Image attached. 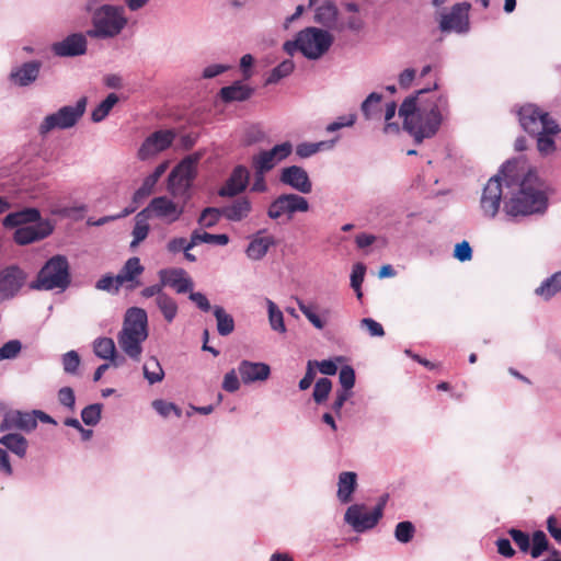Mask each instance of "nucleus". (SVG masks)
I'll list each match as a JSON object with an SVG mask.
<instances>
[{
  "label": "nucleus",
  "instance_id": "nucleus-19",
  "mask_svg": "<svg viewBox=\"0 0 561 561\" xmlns=\"http://www.w3.org/2000/svg\"><path fill=\"white\" fill-rule=\"evenodd\" d=\"M88 48L87 35L83 33H72L62 41L51 45V51L58 57H77L84 55Z\"/></svg>",
  "mask_w": 561,
  "mask_h": 561
},
{
  "label": "nucleus",
  "instance_id": "nucleus-34",
  "mask_svg": "<svg viewBox=\"0 0 561 561\" xmlns=\"http://www.w3.org/2000/svg\"><path fill=\"white\" fill-rule=\"evenodd\" d=\"M382 99V94L378 92H371L367 95V98L360 104V112L365 119H380Z\"/></svg>",
  "mask_w": 561,
  "mask_h": 561
},
{
  "label": "nucleus",
  "instance_id": "nucleus-29",
  "mask_svg": "<svg viewBox=\"0 0 561 561\" xmlns=\"http://www.w3.org/2000/svg\"><path fill=\"white\" fill-rule=\"evenodd\" d=\"M41 220V213L37 208L27 207L19 211L8 214L3 218V226L5 228H14L21 226H27V224H37Z\"/></svg>",
  "mask_w": 561,
  "mask_h": 561
},
{
  "label": "nucleus",
  "instance_id": "nucleus-46",
  "mask_svg": "<svg viewBox=\"0 0 561 561\" xmlns=\"http://www.w3.org/2000/svg\"><path fill=\"white\" fill-rule=\"evenodd\" d=\"M145 214L146 213L140 211L136 216L135 226H134V229L131 232V234H133V241L130 242L131 248L137 247L141 241H144L148 237L149 225H148L146 218H144Z\"/></svg>",
  "mask_w": 561,
  "mask_h": 561
},
{
  "label": "nucleus",
  "instance_id": "nucleus-43",
  "mask_svg": "<svg viewBox=\"0 0 561 561\" xmlns=\"http://www.w3.org/2000/svg\"><path fill=\"white\" fill-rule=\"evenodd\" d=\"M295 69V62L291 59H285L272 69L266 78L265 84H276L282 79L288 77Z\"/></svg>",
  "mask_w": 561,
  "mask_h": 561
},
{
  "label": "nucleus",
  "instance_id": "nucleus-39",
  "mask_svg": "<svg viewBox=\"0 0 561 561\" xmlns=\"http://www.w3.org/2000/svg\"><path fill=\"white\" fill-rule=\"evenodd\" d=\"M334 142V140L319 142H301L296 146L295 151L298 158L307 159L314 156L316 153L323 149H331Z\"/></svg>",
  "mask_w": 561,
  "mask_h": 561
},
{
  "label": "nucleus",
  "instance_id": "nucleus-54",
  "mask_svg": "<svg viewBox=\"0 0 561 561\" xmlns=\"http://www.w3.org/2000/svg\"><path fill=\"white\" fill-rule=\"evenodd\" d=\"M80 356L77 351H69L61 357L62 367L66 374L75 375L80 365Z\"/></svg>",
  "mask_w": 561,
  "mask_h": 561
},
{
  "label": "nucleus",
  "instance_id": "nucleus-30",
  "mask_svg": "<svg viewBox=\"0 0 561 561\" xmlns=\"http://www.w3.org/2000/svg\"><path fill=\"white\" fill-rule=\"evenodd\" d=\"M296 304L301 313L317 330H323L328 323L330 309L325 308L318 313V306L316 304H307L300 298H296Z\"/></svg>",
  "mask_w": 561,
  "mask_h": 561
},
{
  "label": "nucleus",
  "instance_id": "nucleus-56",
  "mask_svg": "<svg viewBox=\"0 0 561 561\" xmlns=\"http://www.w3.org/2000/svg\"><path fill=\"white\" fill-rule=\"evenodd\" d=\"M507 534L511 536L513 541L519 548V550L524 553L529 552L530 549V537L527 533L522 531L516 528H510Z\"/></svg>",
  "mask_w": 561,
  "mask_h": 561
},
{
  "label": "nucleus",
  "instance_id": "nucleus-50",
  "mask_svg": "<svg viewBox=\"0 0 561 561\" xmlns=\"http://www.w3.org/2000/svg\"><path fill=\"white\" fill-rule=\"evenodd\" d=\"M331 390H332V381L327 377L320 378L316 382L313 392H312V398H313L314 402L318 404L323 403L328 399Z\"/></svg>",
  "mask_w": 561,
  "mask_h": 561
},
{
  "label": "nucleus",
  "instance_id": "nucleus-16",
  "mask_svg": "<svg viewBox=\"0 0 561 561\" xmlns=\"http://www.w3.org/2000/svg\"><path fill=\"white\" fill-rule=\"evenodd\" d=\"M279 182L300 194H309L312 191V182L308 172L300 165H289L280 170Z\"/></svg>",
  "mask_w": 561,
  "mask_h": 561
},
{
  "label": "nucleus",
  "instance_id": "nucleus-3",
  "mask_svg": "<svg viewBox=\"0 0 561 561\" xmlns=\"http://www.w3.org/2000/svg\"><path fill=\"white\" fill-rule=\"evenodd\" d=\"M82 10L91 18L92 27L87 34L92 38H115L128 25L124 5L104 3V0H84Z\"/></svg>",
  "mask_w": 561,
  "mask_h": 561
},
{
  "label": "nucleus",
  "instance_id": "nucleus-5",
  "mask_svg": "<svg viewBox=\"0 0 561 561\" xmlns=\"http://www.w3.org/2000/svg\"><path fill=\"white\" fill-rule=\"evenodd\" d=\"M334 36L327 30L308 26L299 31L290 41L283 44V49L289 56L300 53L309 60H319L331 48Z\"/></svg>",
  "mask_w": 561,
  "mask_h": 561
},
{
  "label": "nucleus",
  "instance_id": "nucleus-58",
  "mask_svg": "<svg viewBox=\"0 0 561 561\" xmlns=\"http://www.w3.org/2000/svg\"><path fill=\"white\" fill-rule=\"evenodd\" d=\"M359 325L362 329H365L371 337H381L385 335L382 325L373 318H363Z\"/></svg>",
  "mask_w": 561,
  "mask_h": 561
},
{
  "label": "nucleus",
  "instance_id": "nucleus-62",
  "mask_svg": "<svg viewBox=\"0 0 561 561\" xmlns=\"http://www.w3.org/2000/svg\"><path fill=\"white\" fill-rule=\"evenodd\" d=\"M222 389L227 392L233 393L240 389V380L237 376V371L234 369L229 370L224 376Z\"/></svg>",
  "mask_w": 561,
  "mask_h": 561
},
{
  "label": "nucleus",
  "instance_id": "nucleus-2",
  "mask_svg": "<svg viewBox=\"0 0 561 561\" xmlns=\"http://www.w3.org/2000/svg\"><path fill=\"white\" fill-rule=\"evenodd\" d=\"M428 91H431L428 88L420 89L415 94L405 98L398 111L403 119L404 130L416 144L435 136L448 112V101L443 95L432 96L424 104L419 105V96Z\"/></svg>",
  "mask_w": 561,
  "mask_h": 561
},
{
  "label": "nucleus",
  "instance_id": "nucleus-11",
  "mask_svg": "<svg viewBox=\"0 0 561 561\" xmlns=\"http://www.w3.org/2000/svg\"><path fill=\"white\" fill-rule=\"evenodd\" d=\"M470 10L471 4L469 2L454 4L448 12L440 15L439 30L443 33L468 34L471 30Z\"/></svg>",
  "mask_w": 561,
  "mask_h": 561
},
{
  "label": "nucleus",
  "instance_id": "nucleus-10",
  "mask_svg": "<svg viewBox=\"0 0 561 561\" xmlns=\"http://www.w3.org/2000/svg\"><path fill=\"white\" fill-rule=\"evenodd\" d=\"M309 208L310 205L306 197L296 193H286L272 201L266 214L272 220H278L284 216L290 220L296 213H306Z\"/></svg>",
  "mask_w": 561,
  "mask_h": 561
},
{
  "label": "nucleus",
  "instance_id": "nucleus-35",
  "mask_svg": "<svg viewBox=\"0 0 561 561\" xmlns=\"http://www.w3.org/2000/svg\"><path fill=\"white\" fill-rule=\"evenodd\" d=\"M191 240L193 247H197L201 243L216 244V245H227L230 241L229 236L226 233L214 234L206 231H202L201 229H195L191 233Z\"/></svg>",
  "mask_w": 561,
  "mask_h": 561
},
{
  "label": "nucleus",
  "instance_id": "nucleus-36",
  "mask_svg": "<svg viewBox=\"0 0 561 561\" xmlns=\"http://www.w3.org/2000/svg\"><path fill=\"white\" fill-rule=\"evenodd\" d=\"M337 18V8L332 1H325L323 4L317 8L314 20L317 23L331 27Z\"/></svg>",
  "mask_w": 561,
  "mask_h": 561
},
{
  "label": "nucleus",
  "instance_id": "nucleus-52",
  "mask_svg": "<svg viewBox=\"0 0 561 561\" xmlns=\"http://www.w3.org/2000/svg\"><path fill=\"white\" fill-rule=\"evenodd\" d=\"M366 274V266L363 263H356L353 265L351 273V287L356 291L358 299L362 298V284Z\"/></svg>",
  "mask_w": 561,
  "mask_h": 561
},
{
  "label": "nucleus",
  "instance_id": "nucleus-15",
  "mask_svg": "<svg viewBox=\"0 0 561 561\" xmlns=\"http://www.w3.org/2000/svg\"><path fill=\"white\" fill-rule=\"evenodd\" d=\"M184 211L182 205L176 204L167 196H159L151 199L147 208L142 213H149L158 219H162L169 224L180 219Z\"/></svg>",
  "mask_w": 561,
  "mask_h": 561
},
{
  "label": "nucleus",
  "instance_id": "nucleus-47",
  "mask_svg": "<svg viewBox=\"0 0 561 561\" xmlns=\"http://www.w3.org/2000/svg\"><path fill=\"white\" fill-rule=\"evenodd\" d=\"M549 550V541L542 530H536L530 540L529 553L534 559L542 556L543 552Z\"/></svg>",
  "mask_w": 561,
  "mask_h": 561
},
{
  "label": "nucleus",
  "instance_id": "nucleus-1",
  "mask_svg": "<svg viewBox=\"0 0 561 561\" xmlns=\"http://www.w3.org/2000/svg\"><path fill=\"white\" fill-rule=\"evenodd\" d=\"M502 199L510 217L541 214L548 206L545 183L534 171L522 172L515 160L506 161L485 184L480 199L483 215L494 218Z\"/></svg>",
  "mask_w": 561,
  "mask_h": 561
},
{
  "label": "nucleus",
  "instance_id": "nucleus-53",
  "mask_svg": "<svg viewBox=\"0 0 561 561\" xmlns=\"http://www.w3.org/2000/svg\"><path fill=\"white\" fill-rule=\"evenodd\" d=\"M339 381L343 391L353 392L355 385V370L350 365L343 366L339 371Z\"/></svg>",
  "mask_w": 561,
  "mask_h": 561
},
{
  "label": "nucleus",
  "instance_id": "nucleus-63",
  "mask_svg": "<svg viewBox=\"0 0 561 561\" xmlns=\"http://www.w3.org/2000/svg\"><path fill=\"white\" fill-rule=\"evenodd\" d=\"M454 256L460 262L470 261L472 257V249L469 242L461 241L457 243L454 250Z\"/></svg>",
  "mask_w": 561,
  "mask_h": 561
},
{
  "label": "nucleus",
  "instance_id": "nucleus-9",
  "mask_svg": "<svg viewBox=\"0 0 561 561\" xmlns=\"http://www.w3.org/2000/svg\"><path fill=\"white\" fill-rule=\"evenodd\" d=\"M198 153L186 156L171 171L168 178V191L173 197H188V191L197 174Z\"/></svg>",
  "mask_w": 561,
  "mask_h": 561
},
{
  "label": "nucleus",
  "instance_id": "nucleus-32",
  "mask_svg": "<svg viewBox=\"0 0 561 561\" xmlns=\"http://www.w3.org/2000/svg\"><path fill=\"white\" fill-rule=\"evenodd\" d=\"M254 92V89L242 83L241 81H234L231 85L224 87L219 91L220 99L226 102H243L249 100Z\"/></svg>",
  "mask_w": 561,
  "mask_h": 561
},
{
  "label": "nucleus",
  "instance_id": "nucleus-28",
  "mask_svg": "<svg viewBox=\"0 0 561 561\" xmlns=\"http://www.w3.org/2000/svg\"><path fill=\"white\" fill-rule=\"evenodd\" d=\"M0 446L7 450V453H11L19 459H24L27 455V450L30 447L27 438L21 433L16 432H4L2 436H0Z\"/></svg>",
  "mask_w": 561,
  "mask_h": 561
},
{
  "label": "nucleus",
  "instance_id": "nucleus-42",
  "mask_svg": "<svg viewBox=\"0 0 561 561\" xmlns=\"http://www.w3.org/2000/svg\"><path fill=\"white\" fill-rule=\"evenodd\" d=\"M118 102V96L115 93H110L91 113V119L94 123H100L110 114L114 105Z\"/></svg>",
  "mask_w": 561,
  "mask_h": 561
},
{
  "label": "nucleus",
  "instance_id": "nucleus-4",
  "mask_svg": "<svg viewBox=\"0 0 561 561\" xmlns=\"http://www.w3.org/2000/svg\"><path fill=\"white\" fill-rule=\"evenodd\" d=\"M148 316L145 309H127L123 328L117 334L121 350L133 360L138 362L142 353V343L148 337Z\"/></svg>",
  "mask_w": 561,
  "mask_h": 561
},
{
  "label": "nucleus",
  "instance_id": "nucleus-18",
  "mask_svg": "<svg viewBox=\"0 0 561 561\" xmlns=\"http://www.w3.org/2000/svg\"><path fill=\"white\" fill-rule=\"evenodd\" d=\"M276 238L266 228H263L250 237L244 252L249 260L261 261L270 249L276 247Z\"/></svg>",
  "mask_w": 561,
  "mask_h": 561
},
{
  "label": "nucleus",
  "instance_id": "nucleus-22",
  "mask_svg": "<svg viewBox=\"0 0 561 561\" xmlns=\"http://www.w3.org/2000/svg\"><path fill=\"white\" fill-rule=\"evenodd\" d=\"M144 270L139 257H129L117 273L116 290H119L121 287L133 290L140 286L139 276L144 273Z\"/></svg>",
  "mask_w": 561,
  "mask_h": 561
},
{
  "label": "nucleus",
  "instance_id": "nucleus-57",
  "mask_svg": "<svg viewBox=\"0 0 561 561\" xmlns=\"http://www.w3.org/2000/svg\"><path fill=\"white\" fill-rule=\"evenodd\" d=\"M193 248L192 240H186L184 237L172 238L167 243V250L172 254L184 252L185 250H192Z\"/></svg>",
  "mask_w": 561,
  "mask_h": 561
},
{
  "label": "nucleus",
  "instance_id": "nucleus-17",
  "mask_svg": "<svg viewBox=\"0 0 561 561\" xmlns=\"http://www.w3.org/2000/svg\"><path fill=\"white\" fill-rule=\"evenodd\" d=\"M172 130H158L148 136L138 150V158L147 160L171 146L174 139Z\"/></svg>",
  "mask_w": 561,
  "mask_h": 561
},
{
  "label": "nucleus",
  "instance_id": "nucleus-44",
  "mask_svg": "<svg viewBox=\"0 0 561 561\" xmlns=\"http://www.w3.org/2000/svg\"><path fill=\"white\" fill-rule=\"evenodd\" d=\"M156 304L168 322H172L175 319L178 314V304L171 296L168 294L160 295L159 298L156 299Z\"/></svg>",
  "mask_w": 561,
  "mask_h": 561
},
{
  "label": "nucleus",
  "instance_id": "nucleus-13",
  "mask_svg": "<svg viewBox=\"0 0 561 561\" xmlns=\"http://www.w3.org/2000/svg\"><path fill=\"white\" fill-rule=\"evenodd\" d=\"M364 504H352L344 514V522L355 533L363 534L376 527L380 518L374 512H366Z\"/></svg>",
  "mask_w": 561,
  "mask_h": 561
},
{
  "label": "nucleus",
  "instance_id": "nucleus-14",
  "mask_svg": "<svg viewBox=\"0 0 561 561\" xmlns=\"http://www.w3.org/2000/svg\"><path fill=\"white\" fill-rule=\"evenodd\" d=\"M37 427L34 411L11 410L4 413L0 422V432L21 431L31 433Z\"/></svg>",
  "mask_w": 561,
  "mask_h": 561
},
{
  "label": "nucleus",
  "instance_id": "nucleus-12",
  "mask_svg": "<svg viewBox=\"0 0 561 561\" xmlns=\"http://www.w3.org/2000/svg\"><path fill=\"white\" fill-rule=\"evenodd\" d=\"M294 150L290 141L276 144L271 149L261 150L252 157V168L272 171L277 164L285 161Z\"/></svg>",
  "mask_w": 561,
  "mask_h": 561
},
{
  "label": "nucleus",
  "instance_id": "nucleus-60",
  "mask_svg": "<svg viewBox=\"0 0 561 561\" xmlns=\"http://www.w3.org/2000/svg\"><path fill=\"white\" fill-rule=\"evenodd\" d=\"M152 408L163 417L169 416L171 412H174L176 416H181V410L175 404L164 400H154Z\"/></svg>",
  "mask_w": 561,
  "mask_h": 561
},
{
  "label": "nucleus",
  "instance_id": "nucleus-31",
  "mask_svg": "<svg viewBox=\"0 0 561 561\" xmlns=\"http://www.w3.org/2000/svg\"><path fill=\"white\" fill-rule=\"evenodd\" d=\"M357 488V474L353 471H343L337 478L336 497L342 504L352 501L353 494Z\"/></svg>",
  "mask_w": 561,
  "mask_h": 561
},
{
  "label": "nucleus",
  "instance_id": "nucleus-40",
  "mask_svg": "<svg viewBox=\"0 0 561 561\" xmlns=\"http://www.w3.org/2000/svg\"><path fill=\"white\" fill-rule=\"evenodd\" d=\"M266 306L271 329L278 333H285L286 325L283 312L279 310L276 304L268 298H266Z\"/></svg>",
  "mask_w": 561,
  "mask_h": 561
},
{
  "label": "nucleus",
  "instance_id": "nucleus-37",
  "mask_svg": "<svg viewBox=\"0 0 561 561\" xmlns=\"http://www.w3.org/2000/svg\"><path fill=\"white\" fill-rule=\"evenodd\" d=\"M214 316L217 320V331L221 336H227L234 330V320L232 316L226 312L220 306L213 308Z\"/></svg>",
  "mask_w": 561,
  "mask_h": 561
},
{
  "label": "nucleus",
  "instance_id": "nucleus-20",
  "mask_svg": "<svg viewBox=\"0 0 561 561\" xmlns=\"http://www.w3.org/2000/svg\"><path fill=\"white\" fill-rule=\"evenodd\" d=\"M42 66L39 60H30L14 66L9 73V80L19 88L30 87L38 79Z\"/></svg>",
  "mask_w": 561,
  "mask_h": 561
},
{
  "label": "nucleus",
  "instance_id": "nucleus-6",
  "mask_svg": "<svg viewBox=\"0 0 561 561\" xmlns=\"http://www.w3.org/2000/svg\"><path fill=\"white\" fill-rule=\"evenodd\" d=\"M71 283L70 265L65 255L56 254L48 259L38 271L31 288L36 290L65 291Z\"/></svg>",
  "mask_w": 561,
  "mask_h": 561
},
{
  "label": "nucleus",
  "instance_id": "nucleus-59",
  "mask_svg": "<svg viewBox=\"0 0 561 561\" xmlns=\"http://www.w3.org/2000/svg\"><path fill=\"white\" fill-rule=\"evenodd\" d=\"M157 183H158L157 180H154L150 175H147L144 179L141 185L134 193V201L137 202L139 199H142V198L149 196L153 192V188H154Z\"/></svg>",
  "mask_w": 561,
  "mask_h": 561
},
{
  "label": "nucleus",
  "instance_id": "nucleus-7",
  "mask_svg": "<svg viewBox=\"0 0 561 561\" xmlns=\"http://www.w3.org/2000/svg\"><path fill=\"white\" fill-rule=\"evenodd\" d=\"M87 104L88 99L82 96L75 104L61 106L46 115L38 126V134L46 136L55 129L65 130L75 127L84 115Z\"/></svg>",
  "mask_w": 561,
  "mask_h": 561
},
{
  "label": "nucleus",
  "instance_id": "nucleus-21",
  "mask_svg": "<svg viewBox=\"0 0 561 561\" xmlns=\"http://www.w3.org/2000/svg\"><path fill=\"white\" fill-rule=\"evenodd\" d=\"M158 275L164 287H172L178 294H185L191 291L194 287L193 279L184 268H162L159 271Z\"/></svg>",
  "mask_w": 561,
  "mask_h": 561
},
{
  "label": "nucleus",
  "instance_id": "nucleus-55",
  "mask_svg": "<svg viewBox=\"0 0 561 561\" xmlns=\"http://www.w3.org/2000/svg\"><path fill=\"white\" fill-rule=\"evenodd\" d=\"M22 343L19 340H10L0 347V362L14 359L21 353Z\"/></svg>",
  "mask_w": 561,
  "mask_h": 561
},
{
  "label": "nucleus",
  "instance_id": "nucleus-61",
  "mask_svg": "<svg viewBox=\"0 0 561 561\" xmlns=\"http://www.w3.org/2000/svg\"><path fill=\"white\" fill-rule=\"evenodd\" d=\"M57 398L59 403L68 410L73 411L76 404V396L70 387H62L58 390Z\"/></svg>",
  "mask_w": 561,
  "mask_h": 561
},
{
  "label": "nucleus",
  "instance_id": "nucleus-24",
  "mask_svg": "<svg viewBox=\"0 0 561 561\" xmlns=\"http://www.w3.org/2000/svg\"><path fill=\"white\" fill-rule=\"evenodd\" d=\"M25 273L18 266H10L0 273V294L4 299L13 297L23 286Z\"/></svg>",
  "mask_w": 561,
  "mask_h": 561
},
{
  "label": "nucleus",
  "instance_id": "nucleus-51",
  "mask_svg": "<svg viewBox=\"0 0 561 561\" xmlns=\"http://www.w3.org/2000/svg\"><path fill=\"white\" fill-rule=\"evenodd\" d=\"M102 404L93 403L81 411V419L85 425L95 426L101 420Z\"/></svg>",
  "mask_w": 561,
  "mask_h": 561
},
{
  "label": "nucleus",
  "instance_id": "nucleus-26",
  "mask_svg": "<svg viewBox=\"0 0 561 561\" xmlns=\"http://www.w3.org/2000/svg\"><path fill=\"white\" fill-rule=\"evenodd\" d=\"M238 373L244 385L265 381L271 375V367L261 362L243 359L238 366Z\"/></svg>",
  "mask_w": 561,
  "mask_h": 561
},
{
  "label": "nucleus",
  "instance_id": "nucleus-64",
  "mask_svg": "<svg viewBox=\"0 0 561 561\" xmlns=\"http://www.w3.org/2000/svg\"><path fill=\"white\" fill-rule=\"evenodd\" d=\"M316 378V368L313 360H308L305 376L300 379L298 387L300 390H307Z\"/></svg>",
  "mask_w": 561,
  "mask_h": 561
},
{
  "label": "nucleus",
  "instance_id": "nucleus-25",
  "mask_svg": "<svg viewBox=\"0 0 561 561\" xmlns=\"http://www.w3.org/2000/svg\"><path fill=\"white\" fill-rule=\"evenodd\" d=\"M250 172L244 165H237L226 183L218 191L221 197H233L242 193L249 183Z\"/></svg>",
  "mask_w": 561,
  "mask_h": 561
},
{
  "label": "nucleus",
  "instance_id": "nucleus-48",
  "mask_svg": "<svg viewBox=\"0 0 561 561\" xmlns=\"http://www.w3.org/2000/svg\"><path fill=\"white\" fill-rule=\"evenodd\" d=\"M221 217V207H207L201 213L197 222L202 228H211L218 224Z\"/></svg>",
  "mask_w": 561,
  "mask_h": 561
},
{
  "label": "nucleus",
  "instance_id": "nucleus-8",
  "mask_svg": "<svg viewBox=\"0 0 561 561\" xmlns=\"http://www.w3.org/2000/svg\"><path fill=\"white\" fill-rule=\"evenodd\" d=\"M517 114L522 128L530 136L541 134L542 131L549 134H560L561 131L557 121L548 112L535 104L523 105Z\"/></svg>",
  "mask_w": 561,
  "mask_h": 561
},
{
  "label": "nucleus",
  "instance_id": "nucleus-33",
  "mask_svg": "<svg viewBox=\"0 0 561 561\" xmlns=\"http://www.w3.org/2000/svg\"><path fill=\"white\" fill-rule=\"evenodd\" d=\"M560 291L561 272H556L541 282V284L535 289V295L542 298L545 301H549Z\"/></svg>",
  "mask_w": 561,
  "mask_h": 561
},
{
  "label": "nucleus",
  "instance_id": "nucleus-23",
  "mask_svg": "<svg viewBox=\"0 0 561 561\" xmlns=\"http://www.w3.org/2000/svg\"><path fill=\"white\" fill-rule=\"evenodd\" d=\"M54 230L48 220L31 226H21L14 232L13 239L20 245H26L47 238Z\"/></svg>",
  "mask_w": 561,
  "mask_h": 561
},
{
  "label": "nucleus",
  "instance_id": "nucleus-38",
  "mask_svg": "<svg viewBox=\"0 0 561 561\" xmlns=\"http://www.w3.org/2000/svg\"><path fill=\"white\" fill-rule=\"evenodd\" d=\"M142 370L144 377L150 385L160 382L164 378V370L160 362L153 356L145 362Z\"/></svg>",
  "mask_w": 561,
  "mask_h": 561
},
{
  "label": "nucleus",
  "instance_id": "nucleus-27",
  "mask_svg": "<svg viewBox=\"0 0 561 561\" xmlns=\"http://www.w3.org/2000/svg\"><path fill=\"white\" fill-rule=\"evenodd\" d=\"M252 203L248 197H238L221 207L222 217L232 222H240L249 217Z\"/></svg>",
  "mask_w": 561,
  "mask_h": 561
},
{
  "label": "nucleus",
  "instance_id": "nucleus-49",
  "mask_svg": "<svg viewBox=\"0 0 561 561\" xmlns=\"http://www.w3.org/2000/svg\"><path fill=\"white\" fill-rule=\"evenodd\" d=\"M415 535V526L409 522H400L394 527V538L400 543H409Z\"/></svg>",
  "mask_w": 561,
  "mask_h": 561
},
{
  "label": "nucleus",
  "instance_id": "nucleus-41",
  "mask_svg": "<svg viewBox=\"0 0 561 561\" xmlns=\"http://www.w3.org/2000/svg\"><path fill=\"white\" fill-rule=\"evenodd\" d=\"M93 352L96 357L107 360L116 354V346L111 337H98L93 341Z\"/></svg>",
  "mask_w": 561,
  "mask_h": 561
},
{
  "label": "nucleus",
  "instance_id": "nucleus-45",
  "mask_svg": "<svg viewBox=\"0 0 561 561\" xmlns=\"http://www.w3.org/2000/svg\"><path fill=\"white\" fill-rule=\"evenodd\" d=\"M557 135L558 134H549L542 131L541 134H537L534 136L536 137L537 150L539 151L540 156L548 157L556 152L557 145L553 137Z\"/></svg>",
  "mask_w": 561,
  "mask_h": 561
}]
</instances>
